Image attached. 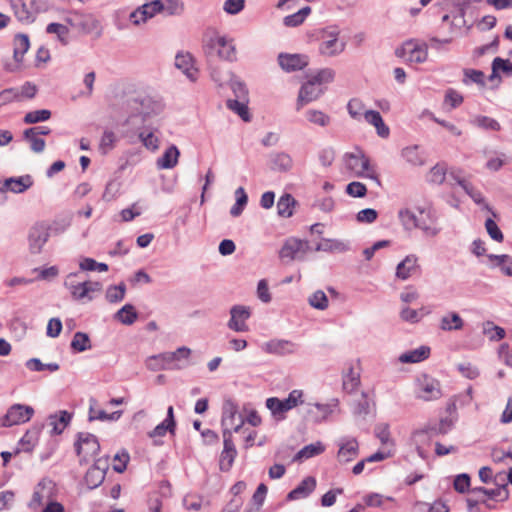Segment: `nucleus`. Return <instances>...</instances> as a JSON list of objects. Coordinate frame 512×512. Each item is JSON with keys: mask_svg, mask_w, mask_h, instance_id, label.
Wrapping results in <instances>:
<instances>
[{"mask_svg": "<svg viewBox=\"0 0 512 512\" xmlns=\"http://www.w3.org/2000/svg\"><path fill=\"white\" fill-rule=\"evenodd\" d=\"M493 75H497L499 71H502L508 76H512V63L509 60L496 57L492 62Z\"/></svg>", "mask_w": 512, "mask_h": 512, "instance_id": "62", "label": "nucleus"}, {"mask_svg": "<svg viewBox=\"0 0 512 512\" xmlns=\"http://www.w3.org/2000/svg\"><path fill=\"white\" fill-rule=\"evenodd\" d=\"M419 268L418 257L414 254L407 255L396 267V277L407 280Z\"/></svg>", "mask_w": 512, "mask_h": 512, "instance_id": "24", "label": "nucleus"}, {"mask_svg": "<svg viewBox=\"0 0 512 512\" xmlns=\"http://www.w3.org/2000/svg\"><path fill=\"white\" fill-rule=\"evenodd\" d=\"M295 203L296 201L291 194L282 195L277 202L278 215L285 218L291 217Z\"/></svg>", "mask_w": 512, "mask_h": 512, "instance_id": "39", "label": "nucleus"}, {"mask_svg": "<svg viewBox=\"0 0 512 512\" xmlns=\"http://www.w3.org/2000/svg\"><path fill=\"white\" fill-rule=\"evenodd\" d=\"M401 155L412 166H422L425 164V158L417 145L404 148Z\"/></svg>", "mask_w": 512, "mask_h": 512, "instance_id": "37", "label": "nucleus"}, {"mask_svg": "<svg viewBox=\"0 0 512 512\" xmlns=\"http://www.w3.org/2000/svg\"><path fill=\"white\" fill-rule=\"evenodd\" d=\"M310 13L311 8L309 6L303 7L296 13L284 17L283 23L287 27H297L305 21Z\"/></svg>", "mask_w": 512, "mask_h": 512, "instance_id": "42", "label": "nucleus"}, {"mask_svg": "<svg viewBox=\"0 0 512 512\" xmlns=\"http://www.w3.org/2000/svg\"><path fill=\"white\" fill-rule=\"evenodd\" d=\"M50 233L44 225H35L29 233V249L33 254H39L47 243Z\"/></svg>", "mask_w": 512, "mask_h": 512, "instance_id": "17", "label": "nucleus"}, {"mask_svg": "<svg viewBox=\"0 0 512 512\" xmlns=\"http://www.w3.org/2000/svg\"><path fill=\"white\" fill-rule=\"evenodd\" d=\"M191 349L186 346H181L173 352H164L158 354V360L164 362L160 368L166 370H182L189 366V359L191 356Z\"/></svg>", "mask_w": 512, "mask_h": 512, "instance_id": "7", "label": "nucleus"}, {"mask_svg": "<svg viewBox=\"0 0 512 512\" xmlns=\"http://www.w3.org/2000/svg\"><path fill=\"white\" fill-rule=\"evenodd\" d=\"M175 66L181 70L186 77L194 82L198 78V69L194 66L193 57L189 53H178L175 57Z\"/></svg>", "mask_w": 512, "mask_h": 512, "instance_id": "21", "label": "nucleus"}, {"mask_svg": "<svg viewBox=\"0 0 512 512\" xmlns=\"http://www.w3.org/2000/svg\"><path fill=\"white\" fill-rule=\"evenodd\" d=\"M349 250V244L335 239H323L315 247V251L343 253Z\"/></svg>", "mask_w": 512, "mask_h": 512, "instance_id": "32", "label": "nucleus"}, {"mask_svg": "<svg viewBox=\"0 0 512 512\" xmlns=\"http://www.w3.org/2000/svg\"><path fill=\"white\" fill-rule=\"evenodd\" d=\"M71 348L76 352H84L91 348L89 336L83 332H76L71 341Z\"/></svg>", "mask_w": 512, "mask_h": 512, "instance_id": "47", "label": "nucleus"}, {"mask_svg": "<svg viewBox=\"0 0 512 512\" xmlns=\"http://www.w3.org/2000/svg\"><path fill=\"white\" fill-rule=\"evenodd\" d=\"M471 492L475 494H483L490 499L499 501H505L509 497V492L506 484H503L495 489H487L485 487H474L471 490Z\"/></svg>", "mask_w": 512, "mask_h": 512, "instance_id": "31", "label": "nucleus"}, {"mask_svg": "<svg viewBox=\"0 0 512 512\" xmlns=\"http://www.w3.org/2000/svg\"><path fill=\"white\" fill-rule=\"evenodd\" d=\"M180 151L175 145L169 146L163 155L157 159L156 165L158 169H172L178 163Z\"/></svg>", "mask_w": 512, "mask_h": 512, "instance_id": "28", "label": "nucleus"}, {"mask_svg": "<svg viewBox=\"0 0 512 512\" xmlns=\"http://www.w3.org/2000/svg\"><path fill=\"white\" fill-rule=\"evenodd\" d=\"M463 96L455 89L449 88L445 92L444 105L449 107V110L459 107L463 103Z\"/></svg>", "mask_w": 512, "mask_h": 512, "instance_id": "51", "label": "nucleus"}, {"mask_svg": "<svg viewBox=\"0 0 512 512\" xmlns=\"http://www.w3.org/2000/svg\"><path fill=\"white\" fill-rule=\"evenodd\" d=\"M46 32L48 34H56L57 38L64 44L67 43L66 38L69 34V29L67 26L60 23H50L46 27Z\"/></svg>", "mask_w": 512, "mask_h": 512, "instance_id": "60", "label": "nucleus"}, {"mask_svg": "<svg viewBox=\"0 0 512 512\" xmlns=\"http://www.w3.org/2000/svg\"><path fill=\"white\" fill-rule=\"evenodd\" d=\"M122 416V411L118 410L112 413H107L103 409L98 408V402L95 398L89 399V411H88V420L90 422L99 420L103 422H114L117 421Z\"/></svg>", "mask_w": 512, "mask_h": 512, "instance_id": "20", "label": "nucleus"}, {"mask_svg": "<svg viewBox=\"0 0 512 512\" xmlns=\"http://www.w3.org/2000/svg\"><path fill=\"white\" fill-rule=\"evenodd\" d=\"M265 404L275 419L283 420L285 418V413L288 411L286 410L283 400L277 397H270L266 399Z\"/></svg>", "mask_w": 512, "mask_h": 512, "instance_id": "40", "label": "nucleus"}, {"mask_svg": "<svg viewBox=\"0 0 512 512\" xmlns=\"http://www.w3.org/2000/svg\"><path fill=\"white\" fill-rule=\"evenodd\" d=\"M162 11L168 15H180L184 10L181 0H161Z\"/></svg>", "mask_w": 512, "mask_h": 512, "instance_id": "59", "label": "nucleus"}, {"mask_svg": "<svg viewBox=\"0 0 512 512\" xmlns=\"http://www.w3.org/2000/svg\"><path fill=\"white\" fill-rule=\"evenodd\" d=\"M364 119L375 127L378 136L387 138L390 134L389 127L384 123L381 114L375 110H367L364 112Z\"/></svg>", "mask_w": 512, "mask_h": 512, "instance_id": "26", "label": "nucleus"}, {"mask_svg": "<svg viewBox=\"0 0 512 512\" xmlns=\"http://www.w3.org/2000/svg\"><path fill=\"white\" fill-rule=\"evenodd\" d=\"M483 334L491 341H500L505 337L506 332L502 327L495 325L493 322L486 321L483 323Z\"/></svg>", "mask_w": 512, "mask_h": 512, "instance_id": "43", "label": "nucleus"}, {"mask_svg": "<svg viewBox=\"0 0 512 512\" xmlns=\"http://www.w3.org/2000/svg\"><path fill=\"white\" fill-rule=\"evenodd\" d=\"M266 351L278 355L292 354L295 352V345L287 340H273L266 343Z\"/></svg>", "mask_w": 512, "mask_h": 512, "instance_id": "34", "label": "nucleus"}, {"mask_svg": "<svg viewBox=\"0 0 512 512\" xmlns=\"http://www.w3.org/2000/svg\"><path fill=\"white\" fill-rule=\"evenodd\" d=\"M446 168L442 164H436L431 168L427 176V181L432 184L440 185L445 181Z\"/></svg>", "mask_w": 512, "mask_h": 512, "instance_id": "52", "label": "nucleus"}, {"mask_svg": "<svg viewBox=\"0 0 512 512\" xmlns=\"http://www.w3.org/2000/svg\"><path fill=\"white\" fill-rule=\"evenodd\" d=\"M230 320L227 323L229 329L235 332H247L249 327L246 321L251 316V310L244 305H234L230 309Z\"/></svg>", "mask_w": 512, "mask_h": 512, "instance_id": "14", "label": "nucleus"}, {"mask_svg": "<svg viewBox=\"0 0 512 512\" xmlns=\"http://www.w3.org/2000/svg\"><path fill=\"white\" fill-rule=\"evenodd\" d=\"M464 191L471 197V199L476 204L483 205V208L485 210L491 212V214L494 217H496V213L492 210V208L487 203H485V199H484V196L482 195V193L479 190L475 189L472 184H465Z\"/></svg>", "mask_w": 512, "mask_h": 512, "instance_id": "49", "label": "nucleus"}, {"mask_svg": "<svg viewBox=\"0 0 512 512\" xmlns=\"http://www.w3.org/2000/svg\"><path fill=\"white\" fill-rule=\"evenodd\" d=\"M335 71L332 68L320 69L312 78V81L320 86L321 84L331 83L334 81Z\"/></svg>", "mask_w": 512, "mask_h": 512, "instance_id": "61", "label": "nucleus"}, {"mask_svg": "<svg viewBox=\"0 0 512 512\" xmlns=\"http://www.w3.org/2000/svg\"><path fill=\"white\" fill-rule=\"evenodd\" d=\"M226 105L228 109L236 113L243 121L249 122L251 120L248 111V99H228Z\"/></svg>", "mask_w": 512, "mask_h": 512, "instance_id": "35", "label": "nucleus"}, {"mask_svg": "<svg viewBox=\"0 0 512 512\" xmlns=\"http://www.w3.org/2000/svg\"><path fill=\"white\" fill-rule=\"evenodd\" d=\"M34 414V409L31 406L23 404H14L0 418V426L11 427L28 422Z\"/></svg>", "mask_w": 512, "mask_h": 512, "instance_id": "10", "label": "nucleus"}, {"mask_svg": "<svg viewBox=\"0 0 512 512\" xmlns=\"http://www.w3.org/2000/svg\"><path fill=\"white\" fill-rule=\"evenodd\" d=\"M471 123L479 128H482L484 130H491V131H499L501 129V126L499 122L493 118H490L488 116H476Z\"/></svg>", "mask_w": 512, "mask_h": 512, "instance_id": "48", "label": "nucleus"}, {"mask_svg": "<svg viewBox=\"0 0 512 512\" xmlns=\"http://www.w3.org/2000/svg\"><path fill=\"white\" fill-rule=\"evenodd\" d=\"M464 78L463 83L469 84L470 82L476 83L480 86L485 85V75L480 70L475 69H464L463 70Z\"/></svg>", "mask_w": 512, "mask_h": 512, "instance_id": "55", "label": "nucleus"}, {"mask_svg": "<svg viewBox=\"0 0 512 512\" xmlns=\"http://www.w3.org/2000/svg\"><path fill=\"white\" fill-rule=\"evenodd\" d=\"M114 318L124 325H132L138 318V313L132 304H125L116 312Z\"/></svg>", "mask_w": 512, "mask_h": 512, "instance_id": "38", "label": "nucleus"}, {"mask_svg": "<svg viewBox=\"0 0 512 512\" xmlns=\"http://www.w3.org/2000/svg\"><path fill=\"white\" fill-rule=\"evenodd\" d=\"M304 393L302 390H292L288 397L283 399L284 405L286 407L287 411L292 410L293 408L297 407L300 404L304 403L303 400Z\"/></svg>", "mask_w": 512, "mask_h": 512, "instance_id": "58", "label": "nucleus"}, {"mask_svg": "<svg viewBox=\"0 0 512 512\" xmlns=\"http://www.w3.org/2000/svg\"><path fill=\"white\" fill-rule=\"evenodd\" d=\"M324 451L325 446L323 445V443L321 441H316L314 443L304 446L301 450H299L295 455L294 460L298 461L303 459H309L317 455H320Z\"/></svg>", "mask_w": 512, "mask_h": 512, "instance_id": "36", "label": "nucleus"}, {"mask_svg": "<svg viewBox=\"0 0 512 512\" xmlns=\"http://www.w3.org/2000/svg\"><path fill=\"white\" fill-rule=\"evenodd\" d=\"M309 63V58L304 54L280 53L278 64L286 72H294L304 69Z\"/></svg>", "mask_w": 512, "mask_h": 512, "instance_id": "16", "label": "nucleus"}, {"mask_svg": "<svg viewBox=\"0 0 512 512\" xmlns=\"http://www.w3.org/2000/svg\"><path fill=\"white\" fill-rule=\"evenodd\" d=\"M337 445V460L341 464L351 462L359 455V443L354 437H341L337 441Z\"/></svg>", "mask_w": 512, "mask_h": 512, "instance_id": "13", "label": "nucleus"}, {"mask_svg": "<svg viewBox=\"0 0 512 512\" xmlns=\"http://www.w3.org/2000/svg\"><path fill=\"white\" fill-rule=\"evenodd\" d=\"M421 217L418 218L417 227L427 237H436L441 232V227L437 225V216L433 210H420Z\"/></svg>", "mask_w": 512, "mask_h": 512, "instance_id": "15", "label": "nucleus"}, {"mask_svg": "<svg viewBox=\"0 0 512 512\" xmlns=\"http://www.w3.org/2000/svg\"><path fill=\"white\" fill-rule=\"evenodd\" d=\"M464 327V320L454 311H450L443 315L439 321V328L443 331H457Z\"/></svg>", "mask_w": 512, "mask_h": 512, "instance_id": "27", "label": "nucleus"}, {"mask_svg": "<svg viewBox=\"0 0 512 512\" xmlns=\"http://www.w3.org/2000/svg\"><path fill=\"white\" fill-rule=\"evenodd\" d=\"M126 286L124 283L109 286L106 290V300L109 303H118L125 297Z\"/></svg>", "mask_w": 512, "mask_h": 512, "instance_id": "46", "label": "nucleus"}, {"mask_svg": "<svg viewBox=\"0 0 512 512\" xmlns=\"http://www.w3.org/2000/svg\"><path fill=\"white\" fill-rule=\"evenodd\" d=\"M77 272L69 273L64 280V287L70 292L73 300L80 302H90L94 299L95 293L102 291V283L99 281H83L77 282Z\"/></svg>", "mask_w": 512, "mask_h": 512, "instance_id": "2", "label": "nucleus"}, {"mask_svg": "<svg viewBox=\"0 0 512 512\" xmlns=\"http://www.w3.org/2000/svg\"><path fill=\"white\" fill-rule=\"evenodd\" d=\"M399 220L405 230L411 231L416 229L418 218L414 212L405 208L401 209L398 213Z\"/></svg>", "mask_w": 512, "mask_h": 512, "instance_id": "44", "label": "nucleus"}, {"mask_svg": "<svg viewBox=\"0 0 512 512\" xmlns=\"http://www.w3.org/2000/svg\"><path fill=\"white\" fill-rule=\"evenodd\" d=\"M488 258L495 262L496 266H499L501 268V271L507 275L512 276V259L508 255H494L491 254L488 256Z\"/></svg>", "mask_w": 512, "mask_h": 512, "instance_id": "50", "label": "nucleus"}, {"mask_svg": "<svg viewBox=\"0 0 512 512\" xmlns=\"http://www.w3.org/2000/svg\"><path fill=\"white\" fill-rule=\"evenodd\" d=\"M270 168L277 172H288L293 167L291 156L285 152H274L269 155Z\"/></svg>", "mask_w": 512, "mask_h": 512, "instance_id": "25", "label": "nucleus"}, {"mask_svg": "<svg viewBox=\"0 0 512 512\" xmlns=\"http://www.w3.org/2000/svg\"><path fill=\"white\" fill-rule=\"evenodd\" d=\"M221 424L223 430L234 432H239L244 424V419L238 411V405L232 399H227L223 403Z\"/></svg>", "mask_w": 512, "mask_h": 512, "instance_id": "9", "label": "nucleus"}, {"mask_svg": "<svg viewBox=\"0 0 512 512\" xmlns=\"http://www.w3.org/2000/svg\"><path fill=\"white\" fill-rule=\"evenodd\" d=\"M316 488V480L314 477H306L287 495L288 501H295L307 498Z\"/></svg>", "mask_w": 512, "mask_h": 512, "instance_id": "22", "label": "nucleus"}, {"mask_svg": "<svg viewBox=\"0 0 512 512\" xmlns=\"http://www.w3.org/2000/svg\"><path fill=\"white\" fill-rule=\"evenodd\" d=\"M453 427V421L450 418H443L438 423H429L424 428L413 433V438L418 443L422 438L427 436L433 438L439 435L447 434Z\"/></svg>", "mask_w": 512, "mask_h": 512, "instance_id": "12", "label": "nucleus"}, {"mask_svg": "<svg viewBox=\"0 0 512 512\" xmlns=\"http://www.w3.org/2000/svg\"><path fill=\"white\" fill-rule=\"evenodd\" d=\"M203 50L207 56H217L219 59L230 63L237 61L234 39L217 31L205 37Z\"/></svg>", "mask_w": 512, "mask_h": 512, "instance_id": "1", "label": "nucleus"}, {"mask_svg": "<svg viewBox=\"0 0 512 512\" xmlns=\"http://www.w3.org/2000/svg\"><path fill=\"white\" fill-rule=\"evenodd\" d=\"M14 51L13 58L15 62L21 63L23 61L24 54L28 51L30 47V41L27 34H17L14 37Z\"/></svg>", "mask_w": 512, "mask_h": 512, "instance_id": "33", "label": "nucleus"}, {"mask_svg": "<svg viewBox=\"0 0 512 512\" xmlns=\"http://www.w3.org/2000/svg\"><path fill=\"white\" fill-rule=\"evenodd\" d=\"M306 117L309 122L321 127H325L330 123V117L320 110H308Z\"/></svg>", "mask_w": 512, "mask_h": 512, "instance_id": "57", "label": "nucleus"}, {"mask_svg": "<svg viewBox=\"0 0 512 512\" xmlns=\"http://www.w3.org/2000/svg\"><path fill=\"white\" fill-rule=\"evenodd\" d=\"M310 247L307 241L294 237L286 239L279 251V257L283 261L304 260Z\"/></svg>", "mask_w": 512, "mask_h": 512, "instance_id": "8", "label": "nucleus"}, {"mask_svg": "<svg viewBox=\"0 0 512 512\" xmlns=\"http://www.w3.org/2000/svg\"><path fill=\"white\" fill-rule=\"evenodd\" d=\"M51 117V111L47 109L35 110L28 112L24 116V122L26 124H34L38 122L47 121Z\"/></svg>", "mask_w": 512, "mask_h": 512, "instance_id": "54", "label": "nucleus"}, {"mask_svg": "<svg viewBox=\"0 0 512 512\" xmlns=\"http://www.w3.org/2000/svg\"><path fill=\"white\" fill-rule=\"evenodd\" d=\"M397 57L410 64H422L428 59V45L418 39H409L395 50Z\"/></svg>", "mask_w": 512, "mask_h": 512, "instance_id": "4", "label": "nucleus"}, {"mask_svg": "<svg viewBox=\"0 0 512 512\" xmlns=\"http://www.w3.org/2000/svg\"><path fill=\"white\" fill-rule=\"evenodd\" d=\"M328 298L322 290L315 291L308 298V303L315 309L325 310L328 307Z\"/></svg>", "mask_w": 512, "mask_h": 512, "instance_id": "56", "label": "nucleus"}, {"mask_svg": "<svg viewBox=\"0 0 512 512\" xmlns=\"http://www.w3.org/2000/svg\"><path fill=\"white\" fill-rule=\"evenodd\" d=\"M236 202L230 209V214L233 217H238L242 214L245 206L248 202V196L243 187H239L235 190Z\"/></svg>", "mask_w": 512, "mask_h": 512, "instance_id": "41", "label": "nucleus"}, {"mask_svg": "<svg viewBox=\"0 0 512 512\" xmlns=\"http://www.w3.org/2000/svg\"><path fill=\"white\" fill-rule=\"evenodd\" d=\"M33 184V178L29 174L19 177H9L4 180L0 192L10 191L15 194H20L31 188Z\"/></svg>", "mask_w": 512, "mask_h": 512, "instance_id": "19", "label": "nucleus"}, {"mask_svg": "<svg viewBox=\"0 0 512 512\" xmlns=\"http://www.w3.org/2000/svg\"><path fill=\"white\" fill-rule=\"evenodd\" d=\"M345 165L356 176L367 177L380 185V180L374 169L370 166L369 158L362 152L350 153L345 155Z\"/></svg>", "mask_w": 512, "mask_h": 512, "instance_id": "5", "label": "nucleus"}, {"mask_svg": "<svg viewBox=\"0 0 512 512\" xmlns=\"http://www.w3.org/2000/svg\"><path fill=\"white\" fill-rule=\"evenodd\" d=\"M140 8L144 12V15L147 20L154 17L157 13L162 12L163 9L161 5V0L150 1L140 6Z\"/></svg>", "mask_w": 512, "mask_h": 512, "instance_id": "63", "label": "nucleus"}, {"mask_svg": "<svg viewBox=\"0 0 512 512\" xmlns=\"http://www.w3.org/2000/svg\"><path fill=\"white\" fill-rule=\"evenodd\" d=\"M75 450L80 457V464H83L98 454L100 444L95 435L88 432H80L75 442Z\"/></svg>", "mask_w": 512, "mask_h": 512, "instance_id": "6", "label": "nucleus"}, {"mask_svg": "<svg viewBox=\"0 0 512 512\" xmlns=\"http://www.w3.org/2000/svg\"><path fill=\"white\" fill-rule=\"evenodd\" d=\"M142 144L149 150L155 151L159 147V140L153 132L142 131L139 133Z\"/></svg>", "mask_w": 512, "mask_h": 512, "instance_id": "64", "label": "nucleus"}, {"mask_svg": "<svg viewBox=\"0 0 512 512\" xmlns=\"http://www.w3.org/2000/svg\"><path fill=\"white\" fill-rule=\"evenodd\" d=\"M230 88L234 93L235 99H248V90L246 85L233 75L230 78Z\"/></svg>", "mask_w": 512, "mask_h": 512, "instance_id": "53", "label": "nucleus"}, {"mask_svg": "<svg viewBox=\"0 0 512 512\" xmlns=\"http://www.w3.org/2000/svg\"><path fill=\"white\" fill-rule=\"evenodd\" d=\"M105 479L104 472L91 467L85 474L84 480L89 489H95L100 486Z\"/></svg>", "mask_w": 512, "mask_h": 512, "instance_id": "45", "label": "nucleus"}, {"mask_svg": "<svg viewBox=\"0 0 512 512\" xmlns=\"http://www.w3.org/2000/svg\"><path fill=\"white\" fill-rule=\"evenodd\" d=\"M416 397L423 401L437 400L442 396L440 383L427 375L417 380Z\"/></svg>", "mask_w": 512, "mask_h": 512, "instance_id": "11", "label": "nucleus"}, {"mask_svg": "<svg viewBox=\"0 0 512 512\" xmlns=\"http://www.w3.org/2000/svg\"><path fill=\"white\" fill-rule=\"evenodd\" d=\"M346 49V41L340 39V29L329 26L321 31L318 52L324 57H336Z\"/></svg>", "mask_w": 512, "mask_h": 512, "instance_id": "3", "label": "nucleus"}, {"mask_svg": "<svg viewBox=\"0 0 512 512\" xmlns=\"http://www.w3.org/2000/svg\"><path fill=\"white\" fill-rule=\"evenodd\" d=\"M72 413L60 410L48 417V425L52 427L51 433L60 435L72 420Z\"/></svg>", "mask_w": 512, "mask_h": 512, "instance_id": "23", "label": "nucleus"}, {"mask_svg": "<svg viewBox=\"0 0 512 512\" xmlns=\"http://www.w3.org/2000/svg\"><path fill=\"white\" fill-rule=\"evenodd\" d=\"M430 355V348L428 346H420L414 350L402 353L399 356L401 363H419L427 359Z\"/></svg>", "mask_w": 512, "mask_h": 512, "instance_id": "30", "label": "nucleus"}, {"mask_svg": "<svg viewBox=\"0 0 512 512\" xmlns=\"http://www.w3.org/2000/svg\"><path fill=\"white\" fill-rule=\"evenodd\" d=\"M322 94L323 89L318 86L315 81L310 79L300 88L297 98V110H300L304 105L317 100Z\"/></svg>", "mask_w": 512, "mask_h": 512, "instance_id": "18", "label": "nucleus"}, {"mask_svg": "<svg viewBox=\"0 0 512 512\" xmlns=\"http://www.w3.org/2000/svg\"><path fill=\"white\" fill-rule=\"evenodd\" d=\"M15 17L23 23H32L35 20V15L31 12L24 0H8Z\"/></svg>", "mask_w": 512, "mask_h": 512, "instance_id": "29", "label": "nucleus"}]
</instances>
